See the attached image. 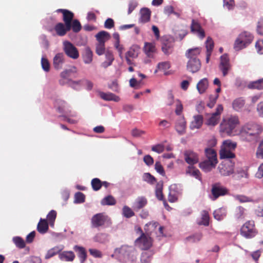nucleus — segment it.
Listing matches in <instances>:
<instances>
[{"label": "nucleus", "instance_id": "19", "mask_svg": "<svg viewBox=\"0 0 263 263\" xmlns=\"http://www.w3.org/2000/svg\"><path fill=\"white\" fill-rule=\"evenodd\" d=\"M71 30V27L67 29V26L62 23H58L54 26V30L58 35L63 36Z\"/></svg>", "mask_w": 263, "mask_h": 263}, {"label": "nucleus", "instance_id": "1", "mask_svg": "<svg viewBox=\"0 0 263 263\" xmlns=\"http://www.w3.org/2000/svg\"><path fill=\"white\" fill-rule=\"evenodd\" d=\"M200 52V48H194L188 49L185 52V56L189 59L186 68L192 73L197 72L201 68V62L198 58Z\"/></svg>", "mask_w": 263, "mask_h": 263}, {"label": "nucleus", "instance_id": "24", "mask_svg": "<svg viewBox=\"0 0 263 263\" xmlns=\"http://www.w3.org/2000/svg\"><path fill=\"white\" fill-rule=\"evenodd\" d=\"M146 251L141 253L140 261L141 263H149L151 262L152 257L154 254L152 250H145Z\"/></svg>", "mask_w": 263, "mask_h": 263}, {"label": "nucleus", "instance_id": "4", "mask_svg": "<svg viewBox=\"0 0 263 263\" xmlns=\"http://www.w3.org/2000/svg\"><path fill=\"white\" fill-rule=\"evenodd\" d=\"M257 233L255 227V222L253 220H249L245 222L240 229L241 235L246 238L254 237Z\"/></svg>", "mask_w": 263, "mask_h": 263}, {"label": "nucleus", "instance_id": "30", "mask_svg": "<svg viewBox=\"0 0 263 263\" xmlns=\"http://www.w3.org/2000/svg\"><path fill=\"white\" fill-rule=\"evenodd\" d=\"M209 86L208 80L206 78L201 79L197 84L196 87L199 93H203Z\"/></svg>", "mask_w": 263, "mask_h": 263}, {"label": "nucleus", "instance_id": "17", "mask_svg": "<svg viewBox=\"0 0 263 263\" xmlns=\"http://www.w3.org/2000/svg\"><path fill=\"white\" fill-rule=\"evenodd\" d=\"M143 50L145 54L149 58H154L157 52L155 43L145 42L144 43Z\"/></svg>", "mask_w": 263, "mask_h": 263}, {"label": "nucleus", "instance_id": "47", "mask_svg": "<svg viewBox=\"0 0 263 263\" xmlns=\"http://www.w3.org/2000/svg\"><path fill=\"white\" fill-rule=\"evenodd\" d=\"M221 147L231 151L234 150L236 147V143L233 142L231 140H227L223 141Z\"/></svg>", "mask_w": 263, "mask_h": 263}, {"label": "nucleus", "instance_id": "61", "mask_svg": "<svg viewBox=\"0 0 263 263\" xmlns=\"http://www.w3.org/2000/svg\"><path fill=\"white\" fill-rule=\"evenodd\" d=\"M183 110V105L179 100L176 101L175 113L177 115H180Z\"/></svg>", "mask_w": 263, "mask_h": 263}, {"label": "nucleus", "instance_id": "27", "mask_svg": "<svg viewBox=\"0 0 263 263\" xmlns=\"http://www.w3.org/2000/svg\"><path fill=\"white\" fill-rule=\"evenodd\" d=\"M141 16L139 21L142 23L148 22L150 20L151 11L148 8H145L141 10Z\"/></svg>", "mask_w": 263, "mask_h": 263}, {"label": "nucleus", "instance_id": "22", "mask_svg": "<svg viewBox=\"0 0 263 263\" xmlns=\"http://www.w3.org/2000/svg\"><path fill=\"white\" fill-rule=\"evenodd\" d=\"M203 123V117L201 115L194 116L193 120L190 124V128L192 129L199 128Z\"/></svg>", "mask_w": 263, "mask_h": 263}, {"label": "nucleus", "instance_id": "3", "mask_svg": "<svg viewBox=\"0 0 263 263\" xmlns=\"http://www.w3.org/2000/svg\"><path fill=\"white\" fill-rule=\"evenodd\" d=\"M239 123L238 118L235 116H231L226 119H223L220 125V131L231 135L233 130Z\"/></svg>", "mask_w": 263, "mask_h": 263}, {"label": "nucleus", "instance_id": "23", "mask_svg": "<svg viewBox=\"0 0 263 263\" xmlns=\"http://www.w3.org/2000/svg\"><path fill=\"white\" fill-rule=\"evenodd\" d=\"M99 96L101 99L105 101H114L118 102L120 101V98L111 92H100Z\"/></svg>", "mask_w": 263, "mask_h": 263}, {"label": "nucleus", "instance_id": "2", "mask_svg": "<svg viewBox=\"0 0 263 263\" xmlns=\"http://www.w3.org/2000/svg\"><path fill=\"white\" fill-rule=\"evenodd\" d=\"M136 233L140 235L135 240V246L141 250H148L153 245L152 237L145 234L140 227L137 228Z\"/></svg>", "mask_w": 263, "mask_h": 263}, {"label": "nucleus", "instance_id": "64", "mask_svg": "<svg viewBox=\"0 0 263 263\" xmlns=\"http://www.w3.org/2000/svg\"><path fill=\"white\" fill-rule=\"evenodd\" d=\"M257 33L263 36V18L260 19L257 26Z\"/></svg>", "mask_w": 263, "mask_h": 263}, {"label": "nucleus", "instance_id": "43", "mask_svg": "<svg viewBox=\"0 0 263 263\" xmlns=\"http://www.w3.org/2000/svg\"><path fill=\"white\" fill-rule=\"evenodd\" d=\"M57 217V212L54 210H51L47 215V221L49 223V224L53 227L55 220Z\"/></svg>", "mask_w": 263, "mask_h": 263}, {"label": "nucleus", "instance_id": "12", "mask_svg": "<svg viewBox=\"0 0 263 263\" xmlns=\"http://www.w3.org/2000/svg\"><path fill=\"white\" fill-rule=\"evenodd\" d=\"M231 66L230 63V60L227 54H224L220 57V63L219 69L222 72L223 77L226 76L229 71L231 69Z\"/></svg>", "mask_w": 263, "mask_h": 263}, {"label": "nucleus", "instance_id": "29", "mask_svg": "<svg viewBox=\"0 0 263 263\" xmlns=\"http://www.w3.org/2000/svg\"><path fill=\"white\" fill-rule=\"evenodd\" d=\"M73 250L77 252L78 256L81 263H83L86 259L87 254L84 248L78 246H75Z\"/></svg>", "mask_w": 263, "mask_h": 263}, {"label": "nucleus", "instance_id": "5", "mask_svg": "<svg viewBox=\"0 0 263 263\" xmlns=\"http://www.w3.org/2000/svg\"><path fill=\"white\" fill-rule=\"evenodd\" d=\"M91 223L92 228L104 227L106 224L111 223L110 219L108 216L103 213L96 214L91 219Z\"/></svg>", "mask_w": 263, "mask_h": 263}, {"label": "nucleus", "instance_id": "49", "mask_svg": "<svg viewBox=\"0 0 263 263\" xmlns=\"http://www.w3.org/2000/svg\"><path fill=\"white\" fill-rule=\"evenodd\" d=\"M236 200L240 203L253 202V200L249 197L243 195H237L234 196Z\"/></svg>", "mask_w": 263, "mask_h": 263}, {"label": "nucleus", "instance_id": "8", "mask_svg": "<svg viewBox=\"0 0 263 263\" xmlns=\"http://www.w3.org/2000/svg\"><path fill=\"white\" fill-rule=\"evenodd\" d=\"M218 169L221 175L229 176L234 172V163L229 159L225 160L219 165Z\"/></svg>", "mask_w": 263, "mask_h": 263}, {"label": "nucleus", "instance_id": "11", "mask_svg": "<svg viewBox=\"0 0 263 263\" xmlns=\"http://www.w3.org/2000/svg\"><path fill=\"white\" fill-rule=\"evenodd\" d=\"M246 33H240L236 40L234 48L236 50H240L245 48L247 45L252 42V37L248 35V39L246 41L243 40V37L246 36Z\"/></svg>", "mask_w": 263, "mask_h": 263}, {"label": "nucleus", "instance_id": "31", "mask_svg": "<svg viewBox=\"0 0 263 263\" xmlns=\"http://www.w3.org/2000/svg\"><path fill=\"white\" fill-rule=\"evenodd\" d=\"M161 49L165 55H169L173 52V44L167 40L164 41L162 44Z\"/></svg>", "mask_w": 263, "mask_h": 263}, {"label": "nucleus", "instance_id": "10", "mask_svg": "<svg viewBox=\"0 0 263 263\" xmlns=\"http://www.w3.org/2000/svg\"><path fill=\"white\" fill-rule=\"evenodd\" d=\"M223 106L219 104L216 109V111L213 112L211 116L205 121V124L208 126H214L217 125L220 119V115L223 111Z\"/></svg>", "mask_w": 263, "mask_h": 263}, {"label": "nucleus", "instance_id": "54", "mask_svg": "<svg viewBox=\"0 0 263 263\" xmlns=\"http://www.w3.org/2000/svg\"><path fill=\"white\" fill-rule=\"evenodd\" d=\"M187 173L191 174L193 176L197 179H200V173L198 169H195L193 166H189Z\"/></svg>", "mask_w": 263, "mask_h": 263}, {"label": "nucleus", "instance_id": "18", "mask_svg": "<svg viewBox=\"0 0 263 263\" xmlns=\"http://www.w3.org/2000/svg\"><path fill=\"white\" fill-rule=\"evenodd\" d=\"M65 62V57L63 53L56 54L53 59V65L55 69L59 70L62 68Z\"/></svg>", "mask_w": 263, "mask_h": 263}, {"label": "nucleus", "instance_id": "57", "mask_svg": "<svg viewBox=\"0 0 263 263\" xmlns=\"http://www.w3.org/2000/svg\"><path fill=\"white\" fill-rule=\"evenodd\" d=\"M75 201L77 203H83L85 201V195L81 192H77L74 195Z\"/></svg>", "mask_w": 263, "mask_h": 263}, {"label": "nucleus", "instance_id": "39", "mask_svg": "<svg viewBox=\"0 0 263 263\" xmlns=\"http://www.w3.org/2000/svg\"><path fill=\"white\" fill-rule=\"evenodd\" d=\"M62 250V248H60L58 246H56L51 248V249L47 251L45 256V258L46 259L50 258L51 257L54 256V255L60 253V252H61Z\"/></svg>", "mask_w": 263, "mask_h": 263}, {"label": "nucleus", "instance_id": "53", "mask_svg": "<svg viewBox=\"0 0 263 263\" xmlns=\"http://www.w3.org/2000/svg\"><path fill=\"white\" fill-rule=\"evenodd\" d=\"M214 44L212 39L211 37H208L205 42V47L206 49V52L212 53Z\"/></svg>", "mask_w": 263, "mask_h": 263}, {"label": "nucleus", "instance_id": "50", "mask_svg": "<svg viewBox=\"0 0 263 263\" xmlns=\"http://www.w3.org/2000/svg\"><path fill=\"white\" fill-rule=\"evenodd\" d=\"M71 29L74 32H79L82 29L81 25L78 20H74L71 23Z\"/></svg>", "mask_w": 263, "mask_h": 263}, {"label": "nucleus", "instance_id": "28", "mask_svg": "<svg viewBox=\"0 0 263 263\" xmlns=\"http://www.w3.org/2000/svg\"><path fill=\"white\" fill-rule=\"evenodd\" d=\"M49 223L45 219L41 218L37 226V230L41 234L46 233L48 230Z\"/></svg>", "mask_w": 263, "mask_h": 263}, {"label": "nucleus", "instance_id": "41", "mask_svg": "<svg viewBox=\"0 0 263 263\" xmlns=\"http://www.w3.org/2000/svg\"><path fill=\"white\" fill-rule=\"evenodd\" d=\"M12 241L15 246L18 249H23L26 246V243L24 239L20 236H15L12 238Z\"/></svg>", "mask_w": 263, "mask_h": 263}, {"label": "nucleus", "instance_id": "7", "mask_svg": "<svg viewBox=\"0 0 263 263\" xmlns=\"http://www.w3.org/2000/svg\"><path fill=\"white\" fill-rule=\"evenodd\" d=\"M260 132V126L254 123L246 124L242 127L241 130V134L243 136H255Z\"/></svg>", "mask_w": 263, "mask_h": 263}, {"label": "nucleus", "instance_id": "9", "mask_svg": "<svg viewBox=\"0 0 263 263\" xmlns=\"http://www.w3.org/2000/svg\"><path fill=\"white\" fill-rule=\"evenodd\" d=\"M63 50L65 54L69 58L76 60L79 57V52L78 49L70 42H63Z\"/></svg>", "mask_w": 263, "mask_h": 263}, {"label": "nucleus", "instance_id": "63", "mask_svg": "<svg viewBox=\"0 0 263 263\" xmlns=\"http://www.w3.org/2000/svg\"><path fill=\"white\" fill-rule=\"evenodd\" d=\"M255 47L258 52L263 53V40L257 41L255 44Z\"/></svg>", "mask_w": 263, "mask_h": 263}, {"label": "nucleus", "instance_id": "55", "mask_svg": "<svg viewBox=\"0 0 263 263\" xmlns=\"http://www.w3.org/2000/svg\"><path fill=\"white\" fill-rule=\"evenodd\" d=\"M171 67V64L169 62H162L158 63L157 65V69L159 70L165 72Z\"/></svg>", "mask_w": 263, "mask_h": 263}, {"label": "nucleus", "instance_id": "25", "mask_svg": "<svg viewBox=\"0 0 263 263\" xmlns=\"http://www.w3.org/2000/svg\"><path fill=\"white\" fill-rule=\"evenodd\" d=\"M205 153L208 158L207 160H211V162L217 164V154L214 149L207 148L205 149Z\"/></svg>", "mask_w": 263, "mask_h": 263}, {"label": "nucleus", "instance_id": "59", "mask_svg": "<svg viewBox=\"0 0 263 263\" xmlns=\"http://www.w3.org/2000/svg\"><path fill=\"white\" fill-rule=\"evenodd\" d=\"M96 52L99 55L103 54L105 52V44L97 43Z\"/></svg>", "mask_w": 263, "mask_h": 263}, {"label": "nucleus", "instance_id": "36", "mask_svg": "<svg viewBox=\"0 0 263 263\" xmlns=\"http://www.w3.org/2000/svg\"><path fill=\"white\" fill-rule=\"evenodd\" d=\"M78 72L77 68L76 66H71L69 69H65L60 73L62 78L67 79L70 77L72 73H76Z\"/></svg>", "mask_w": 263, "mask_h": 263}, {"label": "nucleus", "instance_id": "34", "mask_svg": "<svg viewBox=\"0 0 263 263\" xmlns=\"http://www.w3.org/2000/svg\"><path fill=\"white\" fill-rule=\"evenodd\" d=\"M59 257L61 260L71 261L74 259L75 255L72 251H64L59 254Z\"/></svg>", "mask_w": 263, "mask_h": 263}, {"label": "nucleus", "instance_id": "48", "mask_svg": "<svg viewBox=\"0 0 263 263\" xmlns=\"http://www.w3.org/2000/svg\"><path fill=\"white\" fill-rule=\"evenodd\" d=\"M91 184L92 189L97 191L102 187V181L99 178H95L91 180Z\"/></svg>", "mask_w": 263, "mask_h": 263}, {"label": "nucleus", "instance_id": "38", "mask_svg": "<svg viewBox=\"0 0 263 263\" xmlns=\"http://www.w3.org/2000/svg\"><path fill=\"white\" fill-rule=\"evenodd\" d=\"M92 52L89 47L85 49V53L83 55V61L85 64H89L92 61Z\"/></svg>", "mask_w": 263, "mask_h": 263}, {"label": "nucleus", "instance_id": "6", "mask_svg": "<svg viewBox=\"0 0 263 263\" xmlns=\"http://www.w3.org/2000/svg\"><path fill=\"white\" fill-rule=\"evenodd\" d=\"M229 190L219 182L212 185L211 199L213 201L216 200L220 196L228 194Z\"/></svg>", "mask_w": 263, "mask_h": 263}, {"label": "nucleus", "instance_id": "21", "mask_svg": "<svg viewBox=\"0 0 263 263\" xmlns=\"http://www.w3.org/2000/svg\"><path fill=\"white\" fill-rule=\"evenodd\" d=\"M216 164V163L211 162V160H205L200 163L199 166L204 172H209L215 168Z\"/></svg>", "mask_w": 263, "mask_h": 263}, {"label": "nucleus", "instance_id": "42", "mask_svg": "<svg viewBox=\"0 0 263 263\" xmlns=\"http://www.w3.org/2000/svg\"><path fill=\"white\" fill-rule=\"evenodd\" d=\"M248 87L249 88L251 89H262L263 78L250 83L248 85Z\"/></svg>", "mask_w": 263, "mask_h": 263}, {"label": "nucleus", "instance_id": "45", "mask_svg": "<svg viewBox=\"0 0 263 263\" xmlns=\"http://www.w3.org/2000/svg\"><path fill=\"white\" fill-rule=\"evenodd\" d=\"M122 215L125 217L129 218L135 215V213L129 206L124 205L122 209Z\"/></svg>", "mask_w": 263, "mask_h": 263}, {"label": "nucleus", "instance_id": "56", "mask_svg": "<svg viewBox=\"0 0 263 263\" xmlns=\"http://www.w3.org/2000/svg\"><path fill=\"white\" fill-rule=\"evenodd\" d=\"M131 248V247H129L127 245H123L120 248H116L115 250V253L116 254H121L122 255H125L127 252L129 251V249Z\"/></svg>", "mask_w": 263, "mask_h": 263}, {"label": "nucleus", "instance_id": "60", "mask_svg": "<svg viewBox=\"0 0 263 263\" xmlns=\"http://www.w3.org/2000/svg\"><path fill=\"white\" fill-rule=\"evenodd\" d=\"M41 64L42 67L45 71L48 72L50 70V64L47 59L42 58L41 59Z\"/></svg>", "mask_w": 263, "mask_h": 263}, {"label": "nucleus", "instance_id": "51", "mask_svg": "<svg viewBox=\"0 0 263 263\" xmlns=\"http://www.w3.org/2000/svg\"><path fill=\"white\" fill-rule=\"evenodd\" d=\"M143 177V180L149 184H154L156 182L155 177L149 173H144Z\"/></svg>", "mask_w": 263, "mask_h": 263}, {"label": "nucleus", "instance_id": "33", "mask_svg": "<svg viewBox=\"0 0 263 263\" xmlns=\"http://www.w3.org/2000/svg\"><path fill=\"white\" fill-rule=\"evenodd\" d=\"M106 61L101 64L102 67L106 68L107 67L110 66L113 61H114V57L112 53L109 51L105 53Z\"/></svg>", "mask_w": 263, "mask_h": 263}, {"label": "nucleus", "instance_id": "16", "mask_svg": "<svg viewBox=\"0 0 263 263\" xmlns=\"http://www.w3.org/2000/svg\"><path fill=\"white\" fill-rule=\"evenodd\" d=\"M159 223L157 222H149L144 226V233L152 237L155 236L156 237V232Z\"/></svg>", "mask_w": 263, "mask_h": 263}, {"label": "nucleus", "instance_id": "62", "mask_svg": "<svg viewBox=\"0 0 263 263\" xmlns=\"http://www.w3.org/2000/svg\"><path fill=\"white\" fill-rule=\"evenodd\" d=\"M125 57L132 58H136L138 57V53L135 48L132 47L126 53Z\"/></svg>", "mask_w": 263, "mask_h": 263}, {"label": "nucleus", "instance_id": "26", "mask_svg": "<svg viewBox=\"0 0 263 263\" xmlns=\"http://www.w3.org/2000/svg\"><path fill=\"white\" fill-rule=\"evenodd\" d=\"M98 43L105 44L110 38L109 33L105 31H100L96 35Z\"/></svg>", "mask_w": 263, "mask_h": 263}, {"label": "nucleus", "instance_id": "58", "mask_svg": "<svg viewBox=\"0 0 263 263\" xmlns=\"http://www.w3.org/2000/svg\"><path fill=\"white\" fill-rule=\"evenodd\" d=\"M155 169L156 171L163 176L165 175V173L163 167L159 161H157L155 164Z\"/></svg>", "mask_w": 263, "mask_h": 263}, {"label": "nucleus", "instance_id": "20", "mask_svg": "<svg viewBox=\"0 0 263 263\" xmlns=\"http://www.w3.org/2000/svg\"><path fill=\"white\" fill-rule=\"evenodd\" d=\"M147 203V200L145 197H139L136 200L133 209L136 211H139L141 209L144 208Z\"/></svg>", "mask_w": 263, "mask_h": 263}, {"label": "nucleus", "instance_id": "40", "mask_svg": "<svg viewBox=\"0 0 263 263\" xmlns=\"http://www.w3.org/2000/svg\"><path fill=\"white\" fill-rule=\"evenodd\" d=\"M101 203L103 205H113L116 203V200L112 196L108 195L102 199Z\"/></svg>", "mask_w": 263, "mask_h": 263}, {"label": "nucleus", "instance_id": "46", "mask_svg": "<svg viewBox=\"0 0 263 263\" xmlns=\"http://www.w3.org/2000/svg\"><path fill=\"white\" fill-rule=\"evenodd\" d=\"M202 237L201 233H197L186 238V240L190 242H196L200 241Z\"/></svg>", "mask_w": 263, "mask_h": 263}, {"label": "nucleus", "instance_id": "44", "mask_svg": "<svg viewBox=\"0 0 263 263\" xmlns=\"http://www.w3.org/2000/svg\"><path fill=\"white\" fill-rule=\"evenodd\" d=\"M232 105L235 110L239 111L244 106L245 101L242 98H238L233 101Z\"/></svg>", "mask_w": 263, "mask_h": 263}, {"label": "nucleus", "instance_id": "35", "mask_svg": "<svg viewBox=\"0 0 263 263\" xmlns=\"http://www.w3.org/2000/svg\"><path fill=\"white\" fill-rule=\"evenodd\" d=\"M219 154L221 159L233 158L235 156V154L232 152V151L223 147H221Z\"/></svg>", "mask_w": 263, "mask_h": 263}, {"label": "nucleus", "instance_id": "13", "mask_svg": "<svg viewBox=\"0 0 263 263\" xmlns=\"http://www.w3.org/2000/svg\"><path fill=\"white\" fill-rule=\"evenodd\" d=\"M184 159L191 166L199 162L198 155L191 150H187L184 152Z\"/></svg>", "mask_w": 263, "mask_h": 263}, {"label": "nucleus", "instance_id": "15", "mask_svg": "<svg viewBox=\"0 0 263 263\" xmlns=\"http://www.w3.org/2000/svg\"><path fill=\"white\" fill-rule=\"evenodd\" d=\"M57 12H61L63 14V20L67 27V29L71 27V23L74 17V13L71 11L63 9L57 10Z\"/></svg>", "mask_w": 263, "mask_h": 263}, {"label": "nucleus", "instance_id": "14", "mask_svg": "<svg viewBox=\"0 0 263 263\" xmlns=\"http://www.w3.org/2000/svg\"><path fill=\"white\" fill-rule=\"evenodd\" d=\"M191 31L197 34L200 39H203L205 36L204 30L202 28L200 23L194 19L192 21Z\"/></svg>", "mask_w": 263, "mask_h": 263}, {"label": "nucleus", "instance_id": "52", "mask_svg": "<svg viewBox=\"0 0 263 263\" xmlns=\"http://www.w3.org/2000/svg\"><path fill=\"white\" fill-rule=\"evenodd\" d=\"M219 97L218 94L211 95L209 96V101L207 103V106L210 108H212L215 105L217 99Z\"/></svg>", "mask_w": 263, "mask_h": 263}, {"label": "nucleus", "instance_id": "37", "mask_svg": "<svg viewBox=\"0 0 263 263\" xmlns=\"http://www.w3.org/2000/svg\"><path fill=\"white\" fill-rule=\"evenodd\" d=\"M209 214L206 211H203L201 213V219L198 222V225L208 226L209 224Z\"/></svg>", "mask_w": 263, "mask_h": 263}, {"label": "nucleus", "instance_id": "32", "mask_svg": "<svg viewBox=\"0 0 263 263\" xmlns=\"http://www.w3.org/2000/svg\"><path fill=\"white\" fill-rule=\"evenodd\" d=\"M175 127L179 133L182 134L184 132L186 128V122L184 117H181L177 120Z\"/></svg>", "mask_w": 263, "mask_h": 263}]
</instances>
